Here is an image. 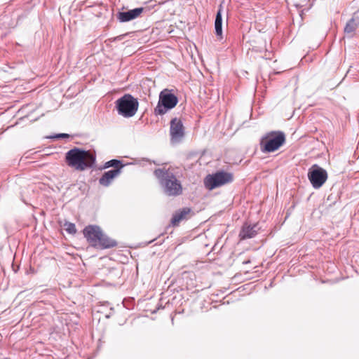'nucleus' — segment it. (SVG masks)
Here are the masks:
<instances>
[{"label": "nucleus", "instance_id": "nucleus-17", "mask_svg": "<svg viewBox=\"0 0 359 359\" xmlns=\"http://www.w3.org/2000/svg\"><path fill=\"white\" fill-rule=\"evenodd\" d=\"M65 229L70 234H75L76 233V228L74 223L65 222L64 224Z\"/></svg>", "mask_w": 359, "mask_h": 359}, {"label": "nucleus", "instance_id": "nucleus-2", "mask_svg": "<svg viewBox=\"0 0 359 359\" xmlns=\"http://www.w3.org/2000/svg\"><path fill=\"white\" fill-rule=\"evenodd\" d=\"M83 233L93 248L104 250L117 246V242L109 237L99 226L88 225L84 228Z\"/></svg>", "mask_w": 359, "mask_h": 359}, {"label": "nucleus", "instance_id": "nucleus-15", "mask_svg": "<svg viewBox=\"0 0 359 359\" xmlns=\"http://www.w3.org/2000/svg\"><path fill=\"white\" fill-rule=\"evenodd\" d=\"M357 26H358V25L355 22V20L353 18H351L350 20H348V22L346 23V25L345 26V28H344L345 33L352 34L356 29Z\"/></svg>", "mask_w": 359, "mask_h": 359}, {"label": "nucleus", "instance_id": "nucleus-6", "mask_svg": "<svg viewBox=\"0 0 359 359\" xmlns=\"http://www.w3.org/2000/svg\"><path fill=\"white\" fill-rule=\"evenodd\" d=\"M178 102L176 95L172 94L170 90L164 89L160 93L159 100L157 106L154 109L156 115H163L168 109L174 108Z\"/></svg>", "mask_w": 359, "mask_h": 359}, {"label": "nucleus", "instance_id": "nucleus-5", "mask_svg": "<svg viewBox=\"0 0 359 359\" xmlns=\"http://www.w3.org/2000/svg\"><path fill=\"white\" fill-rule=\"evenodd\" d=\"M116 106L119 114L128 118L133 116L138 110L139 102L130 94H126L116 101Z\"/></svg>", "mask_w": 359, "mask_h": 359}, {"label": "nucleus", "instance_id": "nucleus-14", "mask_svg": "<svg viewBox=\"0 0 359 359\" xmlns=\"http://www.w3.org/2000/svg\"><path fill=\"white\" fill-rule=\"evenodd\" d=\"M222 8H220L216 15L215 21V28L216 35L219 37V39H222Z\"/></svg>", "mask_w": 359, "mask_h": 359}, {"label": "nucleus", "instance_id": "nucleus-9", "mask_svg": "<svg viewBox=\"0 0 359 359\" xmlns=\"http://www.w3.org/2000/svg\"><path fill=\"white\" fill-rule=\"evenodd\" d=\"M170 135L172 140L179 141L184 135V127L182 121L174 118L170 121Z\"/></svg>", "mask_w": 359, "mask_h": 359}, {"label": "nucleus", "instance_id": "nucleus-4", "mask_svg": "<svg viewBox=\"0 0 359 359\" xmlns=\"http://www.w3.org/2000/svg\"><path fill=\"white\" fill-rule=\"evenodd\" d=\"M285 142V135L281 131H271L262 137L260 148L263 152H273L278 150Z\"/></svg>", "mask_w": 359, "mask_h": 359}, {"label": "nucleus", "instance_id": "nucleus-7", "mask_svg": "<svg viewBox=\"0 0 359 359\" xmlns=\"http://www.w3.org/2000/svg\"><path fill=\"white\" fill-rule=\"evenodd\" d=\"M233 175L225 171H218L212 175H208L204 179L205 187L212 190L217 187H222L226 184L232 182Z\"/></svg>", "mask_w": 359, "mask_h": 359}, {"label": "nucleus", "instance_id": "nucleus-8", "mask_svg": "<svg viewBox=\"0 0 359 359\" xmlns=\"http://www.w3.org/2000/svg\"><path fill=\"white\" fill-rule=\"evenodd\" d=\"M308 178L313 188L319 189L327 181V173L325 169L315 164L309 169Z\"/></svg>", "mask_w": 359, "mask_h": 359}, {"label": "nucleus", "instance_id": "nucleus-16", "mask_svg": "<svg viewBox=\"0 0 359 359\" xmlns=\"http://www.w3.org/2000/svg\"><path fill=\"white\" fill-rule=\"evenodd\" d=\"M104 167V168L114 167V169H119L121 170V168L123 167V165L121 164L120 161L113 159L106 162Z\"/></svg>", "mask_w": 359, "mask_h": 359}, {"label": "nucleus", "instance_id": "nucleus-12", "mask_svg": "<svg viewBox=\"0 0 359 359\" xmlns=\"http://www.w3.org/2000/svg\"><path fill=\"white\" fill-rule=\"evenodd\" d=\"M119 169H113L111 170L105 172L99 180L100 185L108 187L114 180V179L120 174Z\"/></svg>", "mask_w": 359, "mask_h": 359}, {"label": "nucleus", "instance_id": "nucleus-3", "mask_svg": "<svg viewBox=\"0 0 359 359\" xmlns=\"http://www.w3.org/2000/svg\"><path fill=\"white\" fill-rule=\"evenodd\" d=\"M95 155L90 151L74 148L66 153L67 164L78 171L90 168L95 163Z\"/></svg>", "mask_w": 359, "mask_h": 359}, {"label": "nucleus", "instance_id": "nucleus-13", "mask_svg": "<svg viewBox=\"0 0 359 359\" xmlns=\"http://www.w3.org/2000/svg\"><path fill=\"white\" fill-rule=\"evenodd\" d=\"M256 229L257 225L251 226L247 224H244L239 234L241 239L243 240L254 237L257 234Z\"/></svg>", "mask_w": 359, "mask_h": 359}, {"label": "nucleus", "instance_id": "nucleus-11", "mask_svg": "<svg viewBox=\"0 0 359 359\" xmlns=\"http://www.w3.org/2000/svg\"><path fill=\"white\" fill-rule=\"evenodd\" d=\"M143 11V8H137L126 12H120L117 15V18L121 22H128L138 18Z\"/></svg>", "mask_w": 359, "mask_h": 359}, {"label": "nucleus", "instance_id": "nucleus-1", "mask_svg": "<svg viewBox=\"0 0 359 359\" xmlns=\"http://www.w3.org/2000/svg\"><path fill=\"white\" fill-rule=\"evenodd\" d=\"M154 175L166 196L175 197L182 194V184L176 175V169L174 167L163 165L155 169Z\"/></svg>", "mask_w": 359, "mask_h": 359}, {"label": "nucleus", "instance_id": "nucleus-18", "mask_svg": "<svg viewBox=\"0 0 359 359\" xmlns=\"http://www.w3.org/2000/svg\"><path fill=\"white\" fill-rule=\"evenodd\" d=\"M59 137H69V135L62 133V134H60L59 135Z\"/></svg>", "mask_w": 359, "mask_h": 359}, {"label": "nucleus", "instance_id": "nucleus-10", "mask_svg": "<svg viewBox=\"0 0 359 359\" xmlns=\"http://www.w3.org/2000/svg\"><path fill=\"white\" fill-rule=\"evenodd\" d=\"M192 214V210L190 208H183L175 212L171 219V224L172 226H178L180 222L189 219Z\"/></svg>", "mask_w": 359, "mask_h": 359}]
</instances>
